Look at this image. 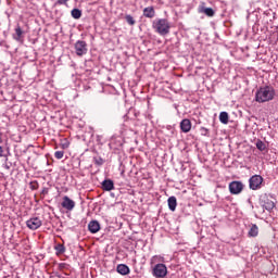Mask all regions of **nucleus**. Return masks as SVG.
<instances>
[{
	"instance_id": "f257e3e1",
	"label": "nucleus",
	"mask_w": 278,
	"mask_h": 278,
	"mask_svg": "<svg viewBox=\"0 0 278 278\" xmlns=\"http://www.w3.org/2000/svg\"><path fill=\"white\" fill-rule=\"evenodd\" d=\"M275 99V88L271 86L261 87L255 93V101L257 103H267Z\"/></svg>"
},
{
	"instance_id": "f03ea898",
	"label": "nucleus",
	"mask_w": 278,
	"mask_h": 278,
	"mask_svg": "<svg viewBox=\"0 0 278 278\" xmlns=\"http://www.w3.org/2000/svg\"><path fill=\"white\" fill-rule=\"evenodd\" d=\"M153 27L156 34H160V36H168V34H170V23H168V20L166 18L156 21L153 24Z\"/></svg>"
},
{
	"instance_id": "7ed1b4c3",
	"label": "nucleus",
	"mask_w": 278,
	"mask_h": 278,
	"mask_svg": "<svg viewBox=\"0 0 278 278\" xmlns=\"http://www.w3.org/2000/svg\"><path fill=\"white\" fill-rule=\"evenodd\" d=\"M152 275L156 278H164L168 275V268L164 264H156L152 270Z\"/></svg>"
},
{
	"instance_id": "20e7f679",
	"label": "nucleus",
	"mask_w": 278,
	"mask_h": 278,
	"mask_svg": "<svg viewBox=\"0 0 278 278\" xmlns=\"http://www.w3.org/2000/svg\"><path fill=\"white\" fill-rule=\"evenodd\" d=\"M264 182V178L260 175H254L249 180L250 190H260L262 188V184Z\"/></svg>"
},
{
	"instance_id": "39448f33",
	"label": "nucleus",
	"mask_w": 278,
	"mask_h": 278,
	"mask_svg": "<svg viewBox=\"0 0 278 278\" xmlns=\"http://www.w3.org/2000/svg\"><path fill=\"white\" fill-rule=\"evenodd\" d=\"M244 190V185L241 181L235 180L229 184L230 194H240Z\"/></svg>"
},
{
	"instance_id": "423d86ee",
	"label": "nucleus",
	"mask_w": 278,
	"mask_h": 278,
	"mask_svg": "<svg viewBox=\"0 0 278 278\" xmlns=\"http://www.w3.org/2000/svg\"><path fill=\"white\" fill-rule=\"evenodd\" d=\"M26 227L31 229V231H36V229H40V227H42V219L39 217H31L26 222Z\"/></svg>"
},
{
	"instance_id": "0eeeda50",
	"label": "nucleus",
	"mask_w": 278,
	"mask_h": 278,
	"mask_svg": "<svg viewBox=\"0 0 278 278\" xmlns=\"http://www.w3.org/2000/svg\"><path fill=\"white\" fill-rule=\"evenodd\" d=\"M76 55H86L88 53V45L86 41L78 40L75 43Z\"/></svg>"
},
{
	"instance_id": "6e6552de",
	"label": "nucleus",
	"mask_w": 278,
	"mask_h": 278,
	"mask_svg": "<svg viewBox=\"0 0 278 278\" xmlns=\"http://www.w3.org/2000/svg\"><path fill=\"white\" fill-rule=\"evenodd\" d=\"M199 14H205V16H208L212 18L216 12L212 8H205V2H201V4L198 7Z\"/></svg>"
},
{
	"instance_id": "1a4fd4ad",
	"label": "nucleus",
	"mask_w": 278,
	"mask_h": 278,
	"mask_svg": "<svg viewBox=\"0 0 278 278\" xmlns=\"http://www.w3.org/2000/svg\"><path fill=\"white\" fill-rule=\"evenodd\" d=\"M61 205L64 210H67V212H73V210H75V201H73L67 195L63 197Z\"/></svg>"
},
{
	"instance_id": "9d476101",
	"label": "nucleus",
	"mask_w": 278,
	"mask_h": 278,
	"mask_svg": "<svg viewBox=\"0 0 278 278\" xmlns=\"http://www.w3.org/2000/svg\"><path fill=\"white\" fill-rule=\"evenodd\" d=\"M180 129L184 134L190 132V129H192V122L188 118L182 119L180 122Z\"/></svg>"
},
{
	"instance_id": "9b49d317",
	"label": "nucleus",
	"mask_w": 278,
	"mask_h": 278,
	"mask_svg": "<svg viewBox=\"0 0 278 278\" xmlns=\"http://www.w3.org/2000/svg\"><path fill=\"white\" fill-rule=\"evenodd\" d=\"M88 229L90 233H99V231L101 230V224H99V222L97 220H91L88 224Z\"/></svg>"
},
{
	"instance_id": "f8f14e48",
	"label": "nucleus",
	"mask_w": 278,
	"mask_h": 278,
	"mask_svg": "<svg viewBox=\"0 0 278 278\" xmlns=\"http://www.w3.org/2000/svg\"><path fill=\"white\" fill-rule=\"evenodd\" d=\"M102 190L105 192H111V190H114V181L112 179H105L102 182Z\"/></svg>"
},
{
	"instance_id": "ddd939ff",
	"label": "nucleus",
	"mask_w": 278,
	"mask_h": 278,
	"mask_svg": "<svg viewBox=\"0 0 278 278\" xmlns=\"http://www.w3.org/2000/svg\"><path fill=\"white\" fill-rule=\"evenodd\" d=\"M262 207L264 210H267V212H271V210H275V202H273L271 200H268V198H266V200L262 201Z\"/></svg>"
},
{
	"instance_id": "4468645a",
	"label": "nucleus",
	"mask_w": 278,
	"mask_h": 278,
	"mask_svg": "<svg viewBox=\"0 0 278 278\" xmlns=\"http://www.w3.org/2000/svg\"><path fill=\"white\" fill-rule=\"evenodd\" d=\"M116 271L119 274V275H129V273H131V270L129 269V266H127L126 264H119L117 265L116 267Z\"/></svg>"
},
{
	"instance_id": "2eb2a0df",
	"label": "nucleus",
	"mask_w": 278,
	"mask_h": 278,
	"mask_svg": "<svg viewBox=\"0 0 278 278\" xmlns=\"http://www.w3.org/2000/svg\"><path fill=\"white\" fill-rule=\"evenodd\" d=\"M143 16H146V18H153L155 16V9L153 7L144 8Z\"/></svg>"
},
{
	"instance_id": "dca6fc26",
	"label": "nucleus",
	"mask_w": 278,
	"mask_h": 278,
	"mask_svg": "<svg viewBox=\"0 0 278 278\" xmlns=\"http://www.w3.org/2000/svg\"><path fill=\"white\" fill-rule=\"evenodd\" d=\"M167 203H168V208L170 210V212H175V210H177V198L169 197L167 200Z\"/></svg>"
},
{
	"instance_id": "f3484780",
	"label": "nucleus",
	"mask_w": 278,
	"mask_h": 278,
	"mask_svg": "<svg viewBox=\"0 0 278 278\" xmlns=\"http://www.w3.org/2000/svg\"><path fill=\"white\" fill-rule=\"evenodd\" d=\"M260 233V228L257 227V225H252V227L250 228V231H249V236L251 238H257V235Z\"/></svg>"
},
{
	"instance_id": "a211bd4d",
	"label": "nucleus",
	"mask_w": 278,
	"mask_h": 278,
	"mask_svg": "<svg viewBox=\"0 0 278 278\" xmlns=\"http://www.w3.org/2000/svg\"><path fill=\"white\" fill-rule=\"evenodd\" d=\"M54 250L56 252V255H64V253H66V248L64 247V244L62 243H58L55 247H54Z\"/></svg>"
},
{
	"instance_id": "6ab92c4d",
	"label": "nucleus",
	"mask_w": 278,
	"mask_h": 278,
	"mask_svg": "<svg viewBox=\"0 0 278 278\" xmlns=\"http://www.w3.org/2000/svg\"><path fill=\"white\" fill-rule=\"evenodd\" d=\"M219 121L223 123V125H227L229 123V113L228 112H222L219 114Z\"/></svg>"
},
{
	"instance_id": "aec40b11",
	"label": "nucleus",
	"mask_w": 278,
	"mask_h": 278,
	"mask_svg": "<svg viewBox=\"0 0 278 278\" xmlns=\"http://www.w3.org/2000/svg\"><path fill=\"white\" fill-rule=\"evenodd\" d=\"M21 38H23V29L21 28L20 25H17L16 28H15L14 40H21Z\"/></svg>"
},
{
	"instance_id": "412c9836",
	"label": "nucleus",
	"mask_w": 278,
	"mask_h": 278,
	"mask_svg": "<svg viewBox=\"0 0 278 278\" xmlns=\"http://www.w3.org/2000/svg\"><path fill=\"white\" fill-rule=\"evenodd\" d=\"M256 149H258V151H268L266 143L262 140L256 141Z\"/></svg>"
},
{
	"instance_id": "4be33fe9",
	"label": "nucleus",
	"mask_w": 278,
	"mask_h": 278,
	"mask_svg": "<svg viewBox=\"0 0 278 278\" xmlns=\"http://www.w3.org/2000/svg\"><path fill=\"white\" fill-rule=\"evenodd\" d=\"M71 14L73 18H76V20L81 18V10L79 9H73Z\"/></svg>"
},
{
	"instance_id": "5701e85b",
	"label": "nucleus",
	"mask_w": 278,
	"mask_h": 278,
	"mask_svg": "<svg viewBox=\"0 0 278 278\" xmlns=\"http://www.w3.org/2000/svg\"><path fill=\"white\" fill-rule=\"evenodd\" d=\"M125 21H126V23H128V25H136V20H134V16H131L129 14H127L125 16Z\"/></svg>"
},
{
	"instance_id": "b1692460",
	"label": "nucleus",
	"mask_w": 278,
	"mask_h": 278,
	"mask_svg": "<svg viewBox=\"0 0 278 278\" xmlns=\"http://www.w3.org/2000/svg\"><path fill=\"white\" fill-rule=\"evenodd\" d=\"M29 188H30V190H38V188H39L38 181L37 180L30 181Z\"/></svg>"
},
{
	"instance_id": "393cba45",
	"label": "nucleus",
	"mask_w": 278,
	"mask_h": 278,
	"mask_svg": "<svg viewBox=\"0 0 278 278\" xmlns=\"http://www.w3.org/2000/svg\"><path fill=\"white\" fill-rule=\"evenodd\" d=\"M201 135L202 136H206L210 137V129L205 128V127H201L200 128Z\"/></svg>"
},
{
	"instance_id": "a878e982",
	"label": "nucleus",
	"mask_w": 278,
	"mask_h": 278,
	"mask_svg": "<svg viewBox=\"0 0 278 278\" xmlns=\"http://www.w3.org/2000/svg\"><path fill=\"white\" fill-rule=\"evenodd\" d=\"M54 157L56 160H62V157H64V151H56V152H54Z\"/></svg>"
},
{
	"instance_id": "bb28decb",
	"label": "nucleus",
	"mask_w": 278,
	"mask_h": 278,
	"mask_svg": "<svg viewBox=\"0 0 278 278\" xmlns=\"http://www.w3.org/2000/svg\"><path fill=\"white\" fill-rule=\"evenodd\" d=\"M68 147H71V143H68L66 140L61 143V149H68Z\"/></svg>"
},
{
	"instance_id": "cd10ccee",
	"label": "nucleus",
	"mask_w": 278,
	"mask_h": 278,
	"mask_svg": "<svg viewBox=\"0 0 278 278\" xmlns=\"http://www.w3.org/2000/svg\"><path fill=\"white\" fill-rule=\"evenodd\" d=\"M68 3V0H58L59 5H66Z\"/></svg>"
},
{
	"instance_id": "c85d7f7f",
	"label": "nucleus",
	"mask_w": 278,
	"mask_h": 278,
	"mask_svg": "<svg viewBox=\"0 0 278 278\" xmlns=\"http://www.w3.org/2000/svg\"><path fill=\"white\" fill-rule=\"evenodd\" d=\"M94 162L98 166H101L103 164V159H96Z\"/></svg>"
},
{
	"instance_id": "c756f323",
	"label": "nucleus",
	"mask_w": 278,
	"mask_h": 278,
	"mask_svg": "<svg viewBox=\"0 0 278 278\" xmlns=\"http://www.w3.org/2000/svg\"><path fill=\"white\" fill-rule=\"evenodd\" d=\"M0 157H3V147L0 146Z\"/></svg>"
},
{
	"instance_id": "7c9ffc66",
	"label": "nucleus",
	"mask_w": 278,
	"mask_h": 278,
	"mask_svg": "<svg viewBox=\"0 0 278 278\" xmlns=\"http://www.w3.org/2000/svg\"><path fill=\"white\" fill-rule=\"evenodd\" d=\"M49 191L47 190V188H45L42 191H41V194H47Z\"/></svg>"
}]
</instances>
